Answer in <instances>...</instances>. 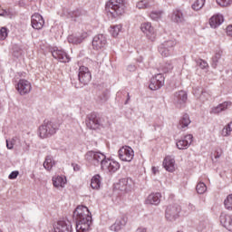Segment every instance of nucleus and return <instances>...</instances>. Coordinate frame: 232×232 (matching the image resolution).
I'll list each match as a JSON object with an SVG mask.
<instances>
[{"label":"nucleus","mask_w":232,"mask_h":232,"mask_svg":"<svg viewBox=\"0 0 232 232\" xmlns=\"http://www.w3.org/2000/svg\"><path fill=\"white\" fill-rule=\"evenodd\" d=\"M76 220V232H88L92 226V214L85 206H78L73 211Z\"/></svg>","instance_id":"f257e3e1"},{"label":"nucleus","mask_w":232,"mask_h":232,"mask_svg":"<svg viewBox=\"0 0 232 232\" xmlns=\"http://www.w3.org/2000/svg\"><path fill=\"white\" fill-rule=\"evenodd\" d=\"M105 8L112 17H119L124 14V0H109Z\"/></svg>","instance_id":"f03ea898"},{"label":"nucleus","mask_w":232,"mask_h":232,"mask_svg":"<svg viewBox=\"0 0 232 232\" xmlns=\"http://www.w3.org/2000/svg\"><path fill=\"white\" fill-rule=\"evenodd\" d=\"M59 128L57 124L52 121H44V123L39 127L38 134L40 139H48L52 135H55Z\"/></svg>","instance_id":"7ed1b4c3"},{"label":"nucleus","mask_w":232,"mask_h":232,"mask_svg":"<svg viewBox=\"0 0 232 232\" xmlns=\"http://www.w3.org/2000/svg\"><path fill=\"white\" fill-rule=\"evenodd\" d=\"M85 160L93 166H99V164H101V168L102 169V162H105L107 159L106 156L101 152L90 150L85 154Z\"/></svg>","instance_id":"20e7f679"},{"label":"nucleus","mask_w":232,"mask_h":232,"mask_svg":"<svg viewBox=\"0 0 232 232\" xmlns=\"http://www.w3.org/2000/svg\"><path fill=\"white\" fill-rule=\"evenodd\" d=\"M182 208L178 204L169 205L165 210V218L168 222H175L180 217Z\"/></svg>","instance_id":"39448f33"},{"label":"nucleus","mask_w":232,"mask_h":232,"mask_svg":"<svg viewBox=\"0 0 232 232\" xmlns=\"http://www.w3.org/2000/svg\"><path fill=\"white\" fill-rule=\"evenodd\" d=\"M85 122L89 130H101V128H104V123L102 122V119H101L95 113L89 114L87 116Z\"/></svg>","instance_id":"423d86ee"},{"label":"nucleus","mask_w":232,"mask_h":232,"mask_svg":"<svg viewBox=\"0 0 232 232\" xmlns=\"http://www.w3.org/2000/svg\"><path fill=\"white\" fill-rule=\"evenodd\" d=\"M120 160L123 162H131L135 157V152L133 149L130 146H123L118 151Z\"/></svg>","instance_id":"0eeeda50"},{"label":"nucleus","mask_w":232,"mask_h":232,"mask_svg":"<svg viewBox=\"0 0 232 232\" xmlns=\"http://www.w3.org/2000/svg\"><path fill=\"white\" fill-rule=\"evenodd\" d=\"M175 44H177V42L173 40H169L161 44L159 47L160 55H162V57H169V55H173Z\"/></svg>","instance_id":"6e6552de"},{"label":"nucleus","mask_w":232,"mask_h":232,"mask_svg":"<svg viewBox=\"0 0 232 232\" xmlns=\"http://www.w3.org/2000/svg\"><path fill=\"white\" fill-rule=\"evenodd\" d=\"M140 30L143 34H146L147 39L149 41H155L157 37V33L155 32V28L151 26V23L144 22L140 24Z\"/></svg>","instance_id":"1a4fd4ad"},{"label":"nucleus","mask_w":232,"mask_h":232,"mask_svg":"<svg viewBox=\"0 0 232 232\" xmlns=\"http://www.w3.org/2000/svg\"><path fill=\"white\" fill-rule=\"evenodd\" d=\"M121 169V163H119L115 160L107 159L105 161L102 162V169L103 171H109V173H115L118 169Z\"/></svg>","instance_id":"9d476101"},{"label":"nucleus","mask_w":232,"mask_h":232,"mask_svg":"<svg viewBox=\"0 0 232 232\" xmlns=\"http://www.w3.org/2000/svg\"><path fill=\"white\" fill-rule=\"evenodd\" d=\"M16 90L20 95H28L32 92V82L28 80L20 79L16 84Z\"/></svg>","instance_id":"9b49d317"},{"label":"nucleus","mask_w":232,"mask_h":232,"mask_svg":"<svg viewBox=\"0 0 232 232\" xmlns=\"http://www.w3.org/2000/svg\"><path fill=\"white\" fill-rule=\"evenodd\" d=\"M78 79L81 84H83L84 86L92 81V72H90L88 67L81 66L79 68Z\"/></svg>","instance_id":"f8f14e48"},{"label":"nucleus","mask_w":232,"mask_h":232,"mask_svg":"<svg viewBox=\"0 0 232 232\" xmlns=\"http://www.w3.org/2000/svg\"><path fill=\"white\" fill-rule=\"evenodd\" d=\"M162 86H164V75L162 73H158L150 79V90H160Z\"/></svg>","instance_id":"ddd939ff"},{"label":"nucleus","mask_w":232,"mask_h":232,"mask_svg":"<svg viewBox=\"0 0 232 232\" xmlns=\"http://www.w3.org/2000/svg\"><path fill=\"white\" fill-rule=\"evenodd\" d=\"M108 44V39L104 34H97L92 39V47L94 50H102Z\"/></svg>","instance_id":"4468645a"},{"label":"nucleus","mask_w":232,"mask_h":232,"mask_svg":"<svg viewBox=\"0 0 232 232\" xmlns=\"http://www.w3.org/2000/svg\"><path fill=\"white\" fill-rule=\"evenodd\" d=\"M135 183H133V179H131V178H124L120 179L118 183V189L124 193H128V191H131Z\"/></svg>","instance_id":"2eb2a0df"},{"label":"nucleus","mask_w":232,"mask_h":232,"mask_svg":"<svg viewBox=\"0 0 232 232\" xmlns=\"http://www.w3.org/2000/svg\"><path fill=\"white\" fill-rule=\"evenodd\" d=\"M72 223L66 220H60L53 226V232H72Z\"/></svg>","instance_id":"dca6fc26"},{"label":"nucleus","mask_w":232,"mask_h":232,"mask_svg":"<svg viewBox=\"0 0 232 232\" xmlns=\"http://www.w3.org/2000/svg\"><path fill=\"white\" fill-rule=\"evenodd\" d=\"M31 24L34 30H43L44 26V18L40 14L35 13L31 16Z\"/></svg>","instance_id":"f3484780"},{"label":"nucleus","mask_w":232,"mask_h":232,"mask_svg":"<svg viewBox=\"0 0 232 232\" xmlns=\"http://www.w3.org/2000/svg\"><path fill=\"white\" fill-rule=\"evenodd\" d=\"M191 142H193V135L188 134L178 140L176 146L178 150H188L191 146Z\"/></svg>","instance_id":"a211bd4d"},{"label":"nucleus","mask_w":232,"mask_h":232,"mask_svg":"<svg viewBox=\"0 0 232 232\" xmlns=\"http://www.w3.org/2000/svg\"><path fill=\"white\" fill-rule=\"evenodd\" d=\"M188 101V93L184 91H179L174 93V103L178 108H182Z\"/></svg>","instance_id":"6ab92c4d"},{"label":"nucleus","mask_w":232,"mask_h":232,"mask_svg":"<svg viewBox=\"0 0 232 232\" xmlns=\"http://www.w3.org/2000/svg\"><path fill=\"white\" fill-rule=\"evenodd\" d=\"M52 55L54 59L59 61L60 63H70V56L66 53V52L63 50H53L52 52Z\"/></svg>","instance_id":"aec40b11"},{"label":"nucleus","mask_w":232,"mask_h":232,"mask_svg":"<svg viewBox=\"0 0 232 232\" xmlns=\"http://www.w3.org/2000/svg\"><path fill=\"white\" fill-rule=\"evenodd\" d=\"M161 198H162V195H160V193L159 192L151 193L145 199V204L147 206H159V204H160Z\"/></svg>","instance_id":"412c9836"},{"label":"nucleus","mask_w":232,"mask_h":232,"mask_svg":"<svg viewBox=\"0 0 232 232\" xmlns=\"http://www.w3.org/2000/svg\"><path fill=\"white\" fill-rule=\"evenodd\" d=\"M231 105H232L231 102H224L223 103H220L216 107H212L210 110V113L214 115H218V113H222V111H226V110H229Z\"/></svg>","instance_id":"4be33fe9"},{"label":"nucleus","mask_w":232,"mask_h":232,"mask_svg":"<svg viewBox=\"0 0 232 232\" xmlns=\"http://www.w3.org/2000/svg\"><path fill=\"white\" fill-rule=\"evenodd\" d=\"M219 222L228 231H232V216L226 213H221L219 217Z\"/></svg>","instance_id":"5701e85b"},{"label":"nucleus","mask_w":232,"mask_h":232,"mask_svg":"<svg viewBox=\"0 0 232 232\" xmlns=\"http://www.w3.org/2000/svg\"><path fill=\"white\" fill-rule=\"evenodd\" d=\"M170 19L173 23H177V24H182L186 23V18L184 17V13L182 11L176 9L172 12Z\"/></svg>","instance_id":"b1692460"},{"label":"nucleus","mask_w":232,"mask_h":232,"mask_svg":"<svg viewBox=\"0 0 232 232\" xmlns=\"http://www.w3.org/2000/svg\"><path fill=\"white\" fill-rule=\"evenodd\" d=\"M163 167L166 171L173 173V171H175V158L167 156L163 160Z\"/></svg>","instance_id":"393cba45"},{"label":"nucleus","mask_w":232,"mask_h":232,"mask_svg":"<svg viewBox=\"0 0 232 232\" xmlns=\"http://www.w3.org/2000/svg\"><path fill=\"white\" fill-rule=\"evenodd\" d=\"M224 23V16L222 14H215L209 20L211 28H218Z\"/></svg>","instance_id":"a878e982"},{"label":"nucleus","mask_w":232,"mask_h":232,"mask_svg":"<svg viewBox=\"0 0 232 232\" xmlns=\"http://www.w3.org/2000/svg\"><path fill=\"white\" fill-rule=\"evenodd\" d=\"M157 3L155 0H141L137 3L136 6L139 10H144L146 8H153Z\"/></svg>","instance_id":"bb28decb"},{"label":"nucleus","mask_w":232,"mask_h":232,"mask_svg":"<svg viewBox=\"0 0 232 232\" xmlns=\"http://www.w3.org/2000/svg\"><path fill=\"white\" fill-rule=\"evenodd\" d=\"M127 222L128 219L126 218L116 220V222L111 226V231H121V229L126 226Z\"/></svg>","instance_id":"cd10ccee"},{"label":"nucleus","mask_w":232,"mask_h":232,"mask_svg":"<svg viewBox=\"0 0 232 232\" xmlns=\"http://www.w3.org/2000/svg\"><path fill=\"white\" fill-rule=\"evenodd\" d=\"M53 185L57 188H64L66 186V178H63L62 176L53 177Z\"/></svg>","instance_id":"c85d7f7f"},{"label":"nucleus","mask_w":232,"mask_h":232,"mask_svg":"<svg viewBox=\"0 0 232 232\" xmlns=\"http://www.w3.org/2000/svg\"><path fill=\"white\" fill-rule=\"evenodd\" d=\"M86 37H88V34L86 33H83L80 37L70 35L68 37V42L71 43L72 44H81V43H82L84 39H86Z\"/></svg>","instance_id":"c756f323"},{"label":"nucleus","mask_w":232,"mask_h":232,"mask_svg":"<svg viewBox=\"0 0 232 232\" xmlns=\"http://www.w3.org/2000/svg\"><path fill=\"white\" fill-rule=\"evenodd\" d=\"M191 124V120H189V115L184 114L179 121V124L178 125L179 130H184V128H188Z\"/></svg>","instance_id":"7c9ffc66"},{"label":"nucleus","mask_w":232,"mask_h":232,"mask_svg":"<svg viewBox=\"0 0 232 232\" xmlns=\"http://www.w3.org/2000/svg\"><path fill=\"white\" fill-rule=\"evenodd\" d=\"M91 188L92 189H100L101 188V175L96 174L91 179Z\"/></svg>","instance_id":"2f4dec72"},{"label":"nucleus","mask_w":232,"mask_h":232,"mask_svg":"<svg viewBox=\"0 0 232 232\" xmlns=\"http://www.w3.org/2000/svg\"><path fill=\"white\" fill-rule=\"evenodd\" d=\"M53 166H55V161H53V158L52 156H47L44 162V168L47 169V171H50Z\"/></svg>","instance_id":"473e14b6"},{"label":"nucleus","mask_w":232,"mask_h":232,"mask_svg":"<svg viewBox=\"0 0 232 232\" xmlns=\"http://www.w3.org/2000/svg\"><path fill=\"white\" fill-rule=\"evenodd\" d=\"M196 190L198 193V195H204V193H206V191H208V187L206 186V183L199 182L196 186Z\"/></svg>","instance_id":"72a5a7b5"},{"label":"nucleus","mask_w":232,"mask_h":232,"mask_svg":"<svg viewBox=\"0 0 232 232\" xmlns=\"http://www.w3.org/2000/svg\"><path fill=\"white\" fill-rule=\"evenodd\" d=\"M121 30H122V25L118 24L111 26L110 33L111 34L112 37H117V35H119V34L121 33Z\"/></svg>","instance_id":"f704fd0d"},{"label":"nucleus","mask_w":232,"mask_h":232,"mask_svg":"<svg viewBox=\"0 0 232 232\" xmlns=\"http://www.w3.org/2000/svg\"><path fill=\"white\" fill-rule=\"evenodd\" d=\"M206 4V0H197L192 5V9L196 10V12H198V10H201V8L204 7V5Z\"/></svg>","instance_id":"c9c22d12"},{"label":"nucleus","mask_w":232,"mask_h":232,"mask_svg":"<svg viewBox=\"0 0 232 232\" xmlns=\"http://www.w3.org/2000/svg\"><path fill=\"white\" fill-rule=\"evenodd\" d=\"M209 99H211V92L202 91L199 95V101L206 102V101H209Z\"/></svg>","instance_id":"e433bc0d"},{"label":"nucleus","mask_w":232,"mask_h":232,"mask_svg":"<svg viewBox=\"0 0 232 232\" xmlns=\"http://www.w3.org/2000/svg\"><path fill=\"white\" fill-rule=\"evenodd\" d=\"M231 131H232V121L223 128L222 130L223 137H229V135H231Z\"/></svg>","instance_id":"4c0bfd02"},{"label":"nucleus","mask_w":232,"mask_h":232,"mask_svg":"<svg viewBox=\"0 0 232 232\" xmlns=\"http://www.w3.org/2000/svg\"><path fill=\"white\" fill-rule=\"evenodd\" d=\"M224 205L226 209L232 211V194L227 197V198L224 200Z\"/></svg>","instance_id":"58836bf2"},{"label":"nucleus","mask_w":232,"mask_h":232,"mask_svg":"<svg viewBox=\"0 0 232 232\" xmlns=\"http://www.w3.org/2000/svg\"><path fill=\"white\" fill-rule=\"evenodd\" d=\"M216 3L218 5V6L227 8V6H231L232 0H216Z\"/></svg>","instance_id":"ea45409f"},{"label":"nucleus","mask_w":232,"mask_h":232,"mask_svg":"<svg viewBox=\"0 0 232 232\" xmlns=\"http://www.w3.org/2000/svg\"><path fill=\"white\" fill-rule=\"evenodd\" d=\"M150 19L153 21H159L162 17V11H152L150 14Z\"/></svg>","instance_id":"a19ab883"},{"label":"nucleus","mask_w":232,"mask_h":232,"mask_svg":"<svg viewBox=\"0 0 232 232\" xmlns=\"http://www.w3.org/2000/svg\"><path fill=\"white\" fill-rule=\"evenodd\" d=\"M81 15H82V11L79 9L69 12V17H71V19H77V17H81Z\"/></svg>","instance_id":"79ce46f5"},{"label":"nucleus","mask_w":232,"mask_h":232,"mask_svg":"<svg viewBox=\"0 0 232 232\" xmlns=\"http://www.w3.org/2000/svg\"><path fill=\"white\" fill-rule=\"evenodd\" d=\"M220 57H222V54L220 53H217L212 57V67L217 68V66H218V61H220Z\"/></svg>","instance_id":"37998d69"},{"label":"nucleus","mask_w":232,"mask_h":232,"mask_svg":"<svg viewBox=\"0 0 232 232\" xmlns=\"http://www.w3.org/2000/svg\"><path fill=\"white\" fill-rule=\"evenodd\" d=\"M8 37V29L6 27H2L0 29V41H5Z\"/></svg>","instance_id":"c03bdc74"},{"label":"nucleus","mask_w":232,"mask_h":232,"mask_svg":"<svg viewBox=\"0 0 232 232\" xmlns=\"http://www.w3.org/2000/svg\"><path fill=\"white\" fill-rule=\"evenodd\" d=\"M197 64L198 66H199V68H201L202 70H206V68H208L209 65L208 64V62L199 59L197 61Z\"/></svg>","instance_id":"a18cd8bd"},{"label":"nucleus","mask_w":232,"mask_h":232,"mask_svg":"<svg viewBox=\"0 0 232 232\" xmlns=\"http://www.w3.org/2000/svg\"><path fill=\"white\" fill-rule=\"evenodd\" d=\"M97 101L100 104H102V102H106V101H108V95H106V93H102L98 96Z\"/></svg>","instance_id":"49530a36"},{"label":"nucleus","mask_w":232,"mask_h":232,"mask_svg":"<svg viewBox=\"0 0 232 232\" xmlns=\"http://www.w3.org/2000/svg\"><path fill=\"white\" fill-rule=\"evenodd\" d=\"M171 70H173V65H171V63H166L163 67H162V71L165 73H168V72H171Z\"/></svg>","instance_id":"de8ad7c7"},{"label":"nucleus","mask_w":232,"mask_h":232,"mask_svg":"<svg viewBox=\"0 0 232 232\" xmlns=\"http://www.w3.org/2000/svg\"><path fill=\"white\" fill-rule=\"evenodd\" d=\"M202 92H203V90L200 87H195L193 89V94L195 95V97H200Z\"/></svg>","instance_id":"09e8293b"},{"label":"nucleus","mask_w":232,"mask_h":232,"mask_svg":"<svg viewBox=\"0 0 232 232\" xmlns=\"http://www.w3.org/2000/svg\"><path fill=\"white\" fill-rule=\"evenodd\" d=\"M18 176H19V171H13L9 175V179H10V180H14V179H17Z\"/></svg>","instance_id":"8fccbe9b"},{"label":"nucleus","mask_w":232,"mask_h":232,"mask_svg":"<svg viewBox=\"0 0 232 232\" xmlns=\"http://www.w3.org/2000/svg\"><path fill=\"white\" fill-rule=\"evenodd\" d=\"M0 16L2 17H9L10 16V12L6 10H2L0 11Z\"/></svg>","instance_id":"3c124183"},{"label":"nucleus","mask_w":232,"mask_h":232,"mask_svg":"<svg viewBox=\"0 0 232 232\" xmlns=\"http://www.w3.org/2000/svg\"><path fill=\"white\" fill-rule=\"evenodd\" d=\"M6 147H7V150H14V141H10L6 140Z\"/></svg>","instance_id":"603ef678"},{"label":"nucleus","mask_w":232,"mask_h":232,"mask_svg":"<svg viewBox=\"0 0 232 232\" xmlns=\"http://www.w3.org/2000/svg\"><path fill=\"white\" fill-rule=\"evenodd\" d=\"M222 157V150H216L215 159H220Z\"/></svg>","instance_id":"864d4df0"},{"label":"nucleus","mask_w":232,"mask_h":232,"mask_svg":"<svg viewBox=\"0 0 232 232\" xmlns=\"http://www.w3.org/2000/svg\"><path fill=\"white\" fill-rule=\"evenodd\" d=\"M128 72H135L137 70V67L133 64H130L127 67Z\"/></svg>","instance_id":"5fc2aeb1"},{"label":"nucleus","mask_w":232,"mask_h":232,"mask_svg":"<svg viewBox=\"0 0 232 232\" xmlns=\"http://www.w3.org/2000/svg\"><path fill=\"white\" fill-rule=\"evenodd\" d=\"M227 35H229L230 37H232V24L231 25H228L227 27Z\"/></svg>","instance_id":"6e6d98bb"},{"label":"nucleus","mask_w":232,"mask_h":232,"mask_svg":"<svg viewBox=\"0 0 232 232\" xmlns=\"http://www.w3.org/2000/svg\"><path fill=\"white\" fill-rule=\"evenodd\" d=\"M14 57H19V55H21V49H19L18 51H17V53H15V50L14 51Z\"/></svg>","instance_id":"4d7b16f0"},{"label":"nucleus","mask_w":232,"mask_h":232,"mask_svg":"<svg viewBox=\"0 0 232 232\" xmlns=\"http://www.w3.org/2000/svg\"><path fill=\"white\" fill-rule=\"evenodd\" d=\"M158 172H159V169L156 167H152L153 175H157Z\"/></svg>","instance_id":"13d9d810"},{"label":"nucleus","mask_w":232,"mask_h":232,"mask_svg":"<svg viewBox=\"0 0 232 232\" xmlns=\"http://www.w3.org/2000/svg\"><path fill=\"white\" fill-rule=\"evenodd\" d=\"M130 93L127 94V101L125 102V104H128V102L130 101Z\"/></svg>","instance_id":"bf43d9fd"},{"label":"nucleus","mask_w":232,"mask_h":232,"mask_svg":"<svg viewBox=\"0 0 232 232\" xmlns=\"http://www.w3.org/2000/svg\"><path fill=\"white\" fill-rule=\"evenodd\" d=\"M29 148H30V145L28 144V145H27V150H29Z\"/></svg>","instance_id":"052dcab7"},{"label":"nucleus","mask_w":232,"mask_h":232,"mask_svg":"<svg viewBox=\"0 0 232 232\" xmlns=\"http://www.w3.org/2000/svg\"><path fill=\"white\" fill-rule=\"evenodd\" d=\"M177 232H182V231L179 230V231H177Z\"/></svg>","instance_id":"680f3d73"},{"label":"nucleus","mask_w":232,"mask_h":232,"mask_svg":"<svg viewBox=\"0 0 232 232\" xmlns=\"http://www.w3.org/2000/svg\"><path fill=\"white\" fill-rule=\"evenodd\" d=\"M0 232H3V231L0 230Z\"/></svg>","instance_id":"e2e57ef3"}]
</instances>
